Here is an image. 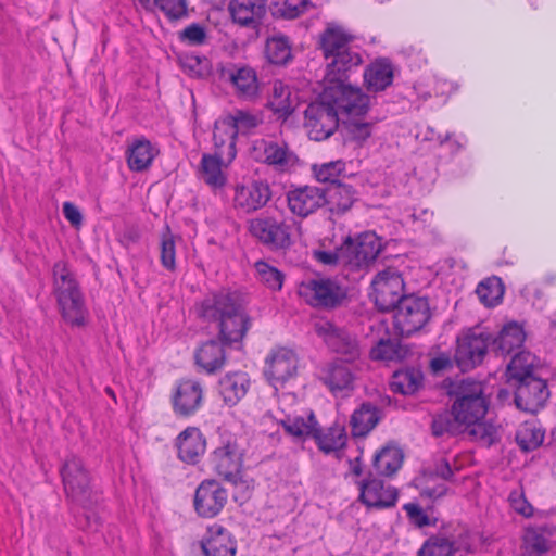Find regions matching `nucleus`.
I'll use <instances>...</instances> for the list:
<instances>
[{"instance_id": "nucleus-1", "label": "nucleus", "mask_w": 556, "mask_h": 556, "mask_svg": "<svg viewBox=\"0 0 556 556\" xmlns=\"http://www.w3.org/2000/svg\"><path fill=\"white\" fill-rule=\"evenodd\" d=\"M193 313L203 321L216 324L220 340L229 344L242 341L251 327V318L240 296L226 290L206 294L195 303Z\"/></svg>"}, {"instance_id": "nucleus-2", "label": "nucleus", "mask_w": 556, "mask_h": 556, "mask_svg": "<svg viewBox=\"0 0 556 556\" xmlns=\"http://www.w3.org/2000/svg\"><path fill=\"white\" fill-rule=\"evenodd\" d=\"M320 48L327 61L325 83L348 78V73L363 63L355 36L341 25L329 24L320 37Z\"/></svg>"}, {"instance_id": "nucleus-3", "label": "nucleus", "mask_w": 556, "mask_h": 556, "mask_svg": "<svg viewBox=\"0 0 556 556\" xmlns=\"http://www.w3.org/2000/svg\"><path fill=\"white\" fill-rule=\"evenodd\" d=\"M61 476L67 497L85 510V523L81 520L77 522L84 529L97 531L98 518L90 509L97 503L98 496L92 491L89 472L81 459L76 456L68 457L61 469Z\"/></svg>"}, {"instance_id": "nucleus-4", "label": "nucleus", "mask_w": 556, "mask_h": 556, "mask_svg": "<svg viewBox=\"0 0 556 556\" xmlns=\"http://www.w3.org/2000/svg\"><path fill=\"white\" fill-rule=\"evenodd\" d=\"M249 233L271 251H287L302 237V224L269 214H261L248 223Z\"/></svg>"}, {"instance_id": "nucleus-5", "label": "nucleus", "mask_w": 556, "mask_h": 556, "mask_svg": "<svg viewBox=\"0 0 556 556\" xmlns=\"http://www.w3.org/2000/svg\"><path fill=\"white\" fill-rule=\"evenodd\" d=\"M53 291L63 318L72 325H83L86 307L79 286L68 264L59 261L53 266Z\"/></svg>"}, {"instance_id": "nucleus-6", "label": "nucleus", "mask_w": 556, "mask_h": 556, "mask_svg": "<svg viewBox=\"0 0 556 556\" xmlns=\"http://www.w3.org/2000/svg\"><path fill=\"white\" fill-rule=\"evenodd\" d=\"M456 399L452 406V415L463 427L482 420L488 402L483 395V386L479 381L463 380L455 391Z\"/></svg>"}, {"instance_id": "nucleus-7", "label": "nucleus", "mask_w": 556, "mask_h": 556, "mask_svg": "<svg viewBox=\"0 0 556 556\" xmlns=\"http://www.w3.org/2000/svg\"><path fill=\"white\" fill-rule=\"evenodd\" d=\"M346 79L326 83L324 99L333 102L341 118L364 117L369 109L370 99L361 88L346 84Z\"/></svg>"}, {"instance_id": "nucleus-8", "label": "nucleus", "mask_w": 556, "mask_h": 556, "mask_svg": "<svg viewBox=\"0 0 556 556\" xmlns=\"http://www.w3.org/2000/svg\"><path fill=\"white\" fill-rule=\"evenodd\" d=\"M242 457L243 450L237 439L226 437L214 451L212 463L219 476L233 483L236 488H242L249 493L251 489L250 482L243 480L241 476Z\"/></svg>"}, {"instance_id": "nucleus-9", "label": "nucleus", "mask_w": 556, "mask_h": 556, "mask_svg": "<svg viewBox=\"0 0 556 556\" xmlns=\"http://www.w3.org/2000/svg\"><path fill=\"white\" fill-rule=\"evenodd\" d=\"M341 118L333 102L324 99L311 103L305 110V128L312 140L320 141L329 138L338 127Z\"/></svg>"}, {"instance_id": "nucleus-10", "label": "nucleus", "mask_w": 556, "mask_h": 556, "mask_svg": "<svg viewBox=\"0 0 556 556\" xmlns=\"http://www.w3.org/2000/svg\"><path fill=\"white\" fill-rule=\"evenodd\" d=\"M371 298L380 311L393 309L404 298V280L393 267L379 271L371 281Z\"/></svg>"}, {"instance_id": "nucleus-11", "label": "nucleus", "mask_w": 556, "mask_h": 556, "mask_svg": "<svg viewBox=\"0 0 556 556\" xmlns=\"http://www.w3.org/2000/svg\"><path fill=\"white\" fill-rule=\"evenodd\" d=\"M381 242L375 232L361 233L355 239L343 242L344 267L351 270L367 268L381 251Z\"/></svg>"}, {"instance_id": "nucleus-12", "label": "nucleus", "mask_w": 556, "mask_h": 556, "mask_svg": "<svg viewBox=\"0 0 556 556\" xmlns=\"http://www.w3.org/2000/svg\"><path fill=\"white\" fill-rule=\"evenodd\" d=\"M394 326L401 336L408 337L422 328L430 318L428 300L420 296H404L394 307Z\"/></svg>"}, {"instance_id": "nucleus-13", "label": "nucleus", "mask_w": 556, "mask_h": 556, "mask_svg": "<svg viewBox=\"0 0 556 556\" xmlns=\"http://www.w3.org/2000/svg\"><path fill=\"white\" fill-rule=\"evenodd\" d=\"M298 293L309 305L317 307H333L345 296L344 289L334 280L321 277L302 281Z\"/></svg>"}, {"instance_id": "nucleus-14", "label": "nucleus", "mask_w": 556, "mask_h": 556, "mask_svg": "<svg viewBox=\"0 0 556 556\" xmlns=\"http://www.w3.org/2000/svg\"><path fill=\"white\" fill-rule=\"evenodd\" d=\"M491 336L481 329H471L457 340L455 362L457 366L467 371L479 365L490 345Z\"/></svg>"}, {"instance_id": "nucleus-15", "label": "nucleus", "mask_w": 556, "mask_h": 556, "mask_svg": "<svg viewBox=\"0 0 556 556\" xmlns=\"http://www.w3.org/2000/svg\"><path fill=\"white\" fill-rule=\"evenodd\" d=\"M355 359H336L326 364L320 370V380L334 395H346L354 388Z\"/></svg>"}, {"instance_id": "nucleus-16", "label": "nucleus", "mask_w": 556, "mask_h": 556, "mask_svg": "<svg viewBox=\"0 0 556 556\" xmlns=\"http://www.w3.org/2000/svg\"><path fill=\"white\" fill-rule=\"evenodd\" d=\"M227 502V490L216 480H205L195 490L193 505L200 517L213 518L224 509Z\"/></svg>"}, {"instance_id": "nucleus-17", "label": "nucleus", "mask_w": 556, "mask_h": 556, "mask_svg": "<svg viewBox=\"0 0 556 556\" xmlns=\"http://www.w3.org/2000/svg\"><path fill=\"white\" fill-rule=\"evenodd\" d=\"M286 200L293 215L305 218L326 205V192L316 186L292 187L287 191Z\"/></svg>"}, {"instance_id": "nucleus-18", "label": "nucleus", "mask_w": 556, "mask_h": 556, "mask_svg": "<svg viewBox=\"0 0 556 556\" xmlns=\"http://www.w3.org/2000/svg\"><path fill=\"white\" fill-rule=\"evenodd\" d=\"M317 336L333 352L356 359L359 355L358 346L354 338L345 330L339 328L327 319H317L314 324Z\"/></svg>"}, {"instance_id": "nucleus-19", "label": "nucleus", "mask_w": 556, "mask_h": 556, "mask_svg": "<svg viewBox=\"0 0 556 556\" xmlns=\"http://www.w3.org/2000/svg\"><path fill=\"white\" fill-rule=\"evenodd\" d=\"M296 368L298 358L294 352L286 348H279L266 358L264 372L274 388L277 389L295 375Z\"/></svg>"}, {"instance_id": "nucleus-20", "label": "nucleus", "mask_w": 556, "mask_h": 556, "mask_svg": "<svg viewBox=\"0 0 556 556\" xmlns=\"http://www.w3.org/2000/svg\"><path fill=\"white\" fill-rule=\"evenodd\" d=\"M270 198L268 184L262 180H248L236 186L233 203L237 208L250 213L265 206Z\"/></svg>"}, {"instance_id": "nucleus-21", "label": "nucleus", "mask_w": 556, "mask_h": 556, "mask_svg": "<svg viewBox=\"0 0 556 556\" xmlns=\"http://www.w3.org/2000/svg\"><path fill=\"white\" fill-rule=\"evenodd\" d=\"M548 396L547 386L540 378L530 377L516 383L515 403L521 410L536 413L543 407Z\"/></svg>"}, {"instance_id": "nucleus-22", "label": "nucleus", "mask_w": 556, "mask_h": 556, "mask_svg": "<svg viewBox=\"0 0 556 556\" xmlns=\"http://www.w3.org/2000/svg\"><path fill=\"white\" fill-rule=\"evenodd\" d=\"M254 152L257 160L281 172L289 170L298 162L296 155L285 142L261 140L255 143Z\"/></svg>"}, {"instance_id": "nucleus-23", "label": "nucleus", "mask_w": 556, "mask_h": 556, "mask_svg": "<svg viewBox=\"0 0 556 556\" xmlns=\"http://www.w3.org/2000/svg\"><path fill=\"white\" fill-rule=\"evenodd\" d=\"M203 397V387L199 381L193 379L180 380L173 396L174 410L180 416H191L201 407Z\"/></svg>"}, {"instance_id": "nucleus-24", "label": "nucleus", "mask_w": 556, "mask_h": 556, "mask_svg": "<svg viewBox=\"0 0 556 556\" xmlns=\"http://www.w3.org/2000/svg\"><path fill=\"white\" fill-rule=\"evenodd\" d=\"M222 77L231 83L241 98L253 99L258 93L257 76L252 67L229 64L222 68Z\"/></svg>"}, {"instance_id": "nucleus-25", "label": "nucleus", "mask_w": 556, "mask_h": 556, "mask_svg": "<svg viewBox=\"0 0 556 556\" xmlns=\"http://www.w3.org/2000/svg\"><path fill=\"white\" fill-rule=\"evenodd\" d=\"M361 500L370 507H391L397 501V491L392 486H384L377 478H369L361 484Z\"/></svg>"}, {"instance_id": "nucleus-26", "label": "nucleus", "mask_w": 556, "mask_h": 556, "mask_svg": "<svg viewBox=\"0 0 556 556\" xmlns=\"http://www.w3.org/2000/svg\"><path fill=\"white\" fill-rule=\"evenodd\" d=\"M467 534L464 530L456 538L445 536L440 533L429 538L418 552V556H452L456 551L468 549L469 544L465 541Z\"/></svg>"}, {"instance_id": "nucleus-27", "label": "nucleus", "mask_w": 556, "mask_h": 556, "mask_svg": "<svg viewBox=\"0 0 556 556\" xmlns=\"http://www.w3.org/2000/svg\"><path fill=\"white\" fill-rule=\"evenodd\" d=\"M228 11L235 23L255 28L265 14V2L264 0H230Z\"/></svg>"}, {"instance_id": "nucleus-28", "label": "nucleus", "mask_w": 556, "mask_h": 556, "mask_svg": "<svg viewBox=\"0 0 556 556\" xmlns=\"http://www.w3.org/2000/svg\"><path fill=\"white\" fill-rule=\"evenodd\" d=\"M237 130L227 116L215 122L213 141L215 152L223 157L226 163H231L237 154L236 139Z\"/></svg>"}, {"instance_id": "nucleus-29", "label": "nucleus", "mask_w": 556, "mask_h": 556, "mask_svg": "<svg viewBox=\"0 0 556 556\" xmlns=\"http://www.w3.org/2000/svg\"><path fill=\"white\" fill-rule=\"evenodd\" d=\"M250 386L251 381L247 372H228L219 380L218 393L224 403L232 407L247 395Z\"/></svg>"}, {"instance_id": "nucleus-30", "label": "nucleus", "mask_w": 556, "mask_h": 556, "mask_svg": "<svg viewBox=\"0 0 556 556\" xmlns=\"http://www.w3.org/2000/svg\"><path fill=\"white\" fill-rule=\"evenodd\" d=\"M201 546L205 556L236 555L235 540L231 534L219 525H214L207 529V533Z\"/></svg>"}, {"instance_id": "nucleus-31", "label": "nucleus", "mask_w": 556, "mask_h": 556, "mask_svg": "<svg viewBox=\"0 0 556 556\" xmlns=\"http://www.w3.org/2000/svg\"><path fill=\"white\" fill-rule=\"evenodd\" d=\"M178 457L189 464H195L205 452L206 443L201 431L195 427L185 429L176 440Z\"/></svg>"}, {"instance_id": "nucleus-32", "label": "nucleus", "mask_w": 556, "mask_h": 556, "mask_svg": "<svg viewBox=\"0 0 556 556\" xmlns=\"http://www.w3.org/2000/svg\"><path fill=\"white\" fill-rule=\"evenodd\" d=\"M298 104L299 97L296 91L292 90L289 85L281 80L274 81L268 106L279 118L286 119L293 113Z\"/></svg>"}, {"instance_id": "nucleus-33", "label": "nucleus", "mask_w": 556, "mask_h": 556, "mask_svg": "<svg viewBox=\"0 0 556 556\" xmlns=\"http://www.w3.org/2000/svg\"><path fill=\"white\" fill-rule=\"evenodd\" d=\"M229 164L216 152L214 154H203L199 176L211 188L220 189L227 182V175L223 167H227Z\"/></svg>"}, {"instance_id": "nucleus-34", "label": "nucleus", "mask_w": 556, "mask_h": 556, "mask_svg": "<svg viewBox=\"0 0 556 556\" xmlns=\"http://www.w3.org/2000/svg\"><path fill=\"white\" fill-rule=\"evenodd\" d=\"M194 358L195 364L205 372L214 374L225 365L226 355L220 342L210 340L197 350Z\"/></svg>"}, {"instance_id": "nucleus-35", "label": "nucleus", "mask_w": 556, "mask_h": 556, "mask_svg": "<svg viewBox=\"0 0 556 556\" xmlns=\"http://www.w3.org/2000/svg\"><path fill=\"white\" fill-rule=\"evenodd\" d=\"M364 79L369 91L378 92L384 90L393 80L391 63L386 59L376 60L366 68Z\"/></svg>"}, {"instance_id": "nucleus-36", "label": "nucleus", "mask_w": 556, "mask_h": 556, "mask_svg": "<svg viewBox=\"0 0 556 556\" xmlns=\"http://www.w3.org/2000/svg\"><path fill=\"white\" fill-rule=\"evenodd\" d=\"M157 149L147 139L135 140L127 149V163L131 170L147 169L157 154Z\"/></svg>"}, {"instance_id": "nucleus-37", "label": "nucleus", "mask_w": 556, "mask_h": 556, "mask_svg": "<svg viewBox=\"0 0 556 556\" xmlns=\"http://www.w3.org/2000/svg\"><path fill=\"white\" fill-rule=\"evenodd\" d=\"M551 527L528 528L523 535V552L526 556H547L553 539L548 534Z\"/></svg>"}, {"instance_id": "nucleus-38", "label": "nucleus", "mask_w": 556, "mask_h": 556, "mask_svg": "<svg viewBox=\"0 0 556 556\" xmlns=\"http://www.w3.org/2000/svg\"><path fill=\"white\" fill-rule=\"evenodd\" d=\"M326 192V204L332 213L342 214L349 211L356 200L355 190L346 184L330 186Z\"/></svg>"}, {"instance_id": "nucleus-39", "label": "nucleus", "mask_w": 556, "mask_h": 556, "mask_svg": "<svg viewBox=\"0 0 556 556\" xmlns=\"http://www.w3.org/2000/svg\"><path fill=\"white\" fill-rule=\"evenodd\" d=\"M523 341L525 332L522 328L516 323H510L492 340V349L502 355L509 354L515 349L521 346Z\"/></svg>"}, {"instance_id": "nucleus-40", "label": "nucleus", "mask_w": 556, "mask_h": 556, "mask_svg": "<svg viewBox=\"0 0 556 556\" xmlns=\"http://www.w3.org/2000/svg\"><path fill=\"white\" fill-rule=\"evenodd\" d=\"M545 432L536 420L521 424L516 431V442L525 452L534 451L544 441Z\"/></svg>"}, {"instance_id": "nucleus-41", "label": "nucleus", "mask_w": 556, "mask_h": 556, "mask_svg": "<svg viewBox=\"0 0 556 556\" xmlns=\"http://www.w3.org/2000/svg\"><path fill=\"white\" fill-rule=\"evenodd\" d=\"M379 421L378 409L370 404H362L351 417L352 433L355 437L366 435Z\"/></svg>"}, {"instance_id": "nucleus-42", "label": "nucleus", "mask_w": 556, "mask_h": 556, "mask_svg": "<svg viewBox=\"0 0 556 556\" xmlns=\"http://www.w3.org/2000/svg\"><path fill=\"white\" fill-rule=\"evenodd\" d=\"M422 382V374L415 368L397 370L393 374L390 388L393 392L401 394H413Z\"/></svg>"}, {"instance_id": "nucleus-43", "label": "nucleus", "mask_w": 556, "mask_h": 556, "mask_svg": "<svg viewBox=\"0 0 556 556\" xmlns=\"http://www.w3.org/2000/svg\"><path fill=\"white\" fill-rule=\"evenodd\" d=\"M535 356L530 352L521 351L517 353L507 365L508 380H514L517 383L530 377H534L532 370L535 365Z\"/></svg>"}, {"instance_id": "nucleus-44", "label": "nucleus", "mask_w": 556, "mask_h": 556, "mask_svg": "<svg viewBox=\"0 0 556 556\" xmlns=\"http://www.w3.org/2000/svg\"><path fill=\"white\" fill-rule=\"evenodd\" d=\"M403 453L395 446H386L374 459V467L379 475L391 476L402 466Z\"/></svg>"}, {"instance_id": "nucleus-45", "label": "nucleus", "mask_w": 556, "mask_h": 556, "mask_svg": "<svg viewBox=\"0 0 556 556\" xmlns=\"http://www.w3.org/2000/svg\"><path fill=\"white\" fill-rule=\"evenodd\" d=\"M286 431L295 438H305L316 434L317 421L311 413L306 418L287 416L281 420Z\"/></svg>"}, {"instance_id": "nucleus-46", "label": "nucleus", "mask_w": 556, "mask_h": 556, "mask_svg": "<svg viewBox=\"0 0 556 556\" xmlns=\"http://www.w3.org/2000/svg\"><path fill=\"white\" fill-rule=\"evenodd\" d=\"M476 293L482 304L491 307L501 302L504 288L500 278L491 277L478 285Z\"/></svg>"}, {"instance_id": "nucleus-47", "label": "nucleus", "mask_w": 556, "mask_h": 556, "mask_svg": "<svg viewBox=\"0 0 556 556\" xmlns=\"http://www.w3.org/2000/svg\"><path fill=\"white\" fill-rule=\"evenodd\" d=\"M316 438L318 446L325 453H330L342 448L346 443V433L343 427H330L325 433H319L316 428Z\"/></svg>"}, {"instance_id": "nucleus-48", "label": "nucleus", "mask_w": 556, "mask_h": 556, "mask_svg": "<svg viewBox=\"0 0 556 556\" xmlns=\"http://www.w3.org/2000/svg\"><path fill=\"white\" fill-rule=\"evenodd\" d=\"M266 56L270 63L282 65L291 59V46L287 37L273 36L266 42Z\"/></svg>"}, {"instance_id": "nucleus-49", "label": "nucleus", "mask_w": 556, "mask_h": 556, "mask_svg": "<svg viewBox=\"0 0 556 556\" xmlns=\"http://www.w3.org/2000/svg\"><path fill=\"white\" fill-rule=\"evenodd\" d=\"M346 164L342 160L315 164L312 167L315 178L320 182L338 185L339 178L345 173Z\"/></svg>"}, {"instance_id": "nucleus-50", "label": "nucleus", "mask_w": 556, "mask_h": 556, "mask_svg": "<svg viewBox=\"0 0 556 556\" xmlns=\"http://www.w3.org/2000/svg\"><path fill=\"white\" fill-rule=\"evenodd\" d=\"M254 266L258 280L267 288L274 291L282 288L285 275L278 268L264 261L256 262Z\"/></svg>"}, {"instance_id": "nucleus-51", "label": "nucleus", "mask_w": 556, "mask_h": 556, "mask_svg": "<svg viewBox=\"0 0 556 556\" xmlns=\"http://www.w3.org/2000/svg\"><path fill=\"white\" fill-rule=\"evenodd\" d=\"M348 139L358 143L364 142L371 135L372 124L365 122L363 117L341 118Z\"/></svg>"}, {"instance_id": "nucleus-52", "label": "nucleus", "mask_w": 556, "mask_h": 556, "mask_svg": "<svg viewBox=\"0 0 556 556\" xmlns=\"http://www.w3.org/2000/svg\"><path fill=\"white\" fill-rule=\"evenodd\" d=\"M370 356L377 361H392L400 357L397 343L391 340L389 333H378V342L371 348Z\"/></svg>"}, {"instance_id": "nucleus-53", "label": "nucleus", "mask_w": 556, "mask_h": 556, "mask_svg": "<svg viewBox=\"0 0 556 556\" xmlns=\"http://www.w3.org/2000/svg\"><path fill=\"white\" fill-rule=\"evenodd\" d=\"M237 134L247 135L255 129L261 123L262 117L248 111L238 110L227 115Z\"/></svg>"}, {"instance_id": "nucleus-54", "label": "nucleus", "mask_w": 556, "mask_h": 556, "mask_svg": "<svg viewBox=\"0 0 556 556\" xmlns=\"http://www.w3.org/2000/svg\"><path fill=\"white\" fill-rule=\"evenodd\" d=\"M309 5V0H277L274 4V14L292 20L304 13Z\"/></svg>"}, {"instance_id": "nucleus-55", "label": "nucleus", "mask_w": 556, "mask_h": 556, "mask_svg": "<svg viewBox=\"0 0 556 556\" xmlns=\"http://www.w3.org/2000/svg\"><path fill=\"white\" fill-rule=\"evenodd\" d=\"M462 425L455 420L451 413H444L435 416L432 420V433L435 437L443 435L444 433H454L460 430Z\"/></svg>"}, {"instance_id": "nucleus-56", "label": "nucleus", "mask_w": 556, "mask_h": 556, "mask_svg": "<svg viewBox=\"0 0 556 556\" xmlns=\"http://www.w3.org/2000/svg\"><path fill=\"white\" fill-rule=\"evenodd\" d=\"M176 249H175V241L173 239V236L170 235L169 230L165 233H163L161 239V263L163 267L166 269L173 271L176 268Z\"/></svg>"}, {"instance_id": "nucleus-57", "label": "nucleus", "mask_w": 556, "mask_h": 556, "mask_svg": "<svg viewBox=\"0 0 556 556\" xmlns=\"http://www.w3.org/2000/svg\"><path fill=\"white\" fill-rule=\"evenodd\" d=\"M157 10L169 20H179L187 14L186 0H157Z\"/></svg>"}, {"instance_id": "nucleus-58", "label": "nucleus", "mask_w": 556, "mask_h": 556, "mask_svg": "<svg viewBox=\"0 0 556 556\" xmlns=\"http://www.w3.org/2000/svg\"><path fill=\"white\" fill-rule=\"evenodd\" d=\"M182 66L189 75L202 77L210 71L208 60L199 55H186L182 60Z\"/></svg>"}, {"instance_id": "nucleus-59", "label": "nucleus", "mask_w": 556, "mask_h": 556, "mask_svg": "<svg viewBox=\"0 0 556 556\" xmlns=\"http://www.w3.org/2000/svg\"><path fill=\"white\" fill-rule=\"evenodd\" d=\"M465 428L469 429L470 435H472L475 439L484 441L489 444L494 442L497 437L496 428L492 425L483 422L482 420H479L472 425H467Z\"/></svg>"}, {"instance_id": "nucleus-60", "label": "nucleus", "mask_w": 556, "mask_h": 556, "mask_svg": "<svg viewBox=\"0 0 556 556\" xmlns=\"http://www.w3.org/2000/svg\"><path fill=\"white\" fill-rule=\"evenodd\" d=\"M180 38L193 46L203 45L206 40V33L204 27L199 24H191L187 26L181 33Z\"/></svg>"}, {"instance_id": "nucleus-61", "label": "nucleus", "mask_w": 556, "mask_h": 556, "mask_svg": "<svg viewBox=\"0 0 556 556\" xmlns=\"http://www.w3.org/2000/svg\"><path fill=\"white\" fill-rule=\"evenodd\" d=\"M509 503L511 508L523 517H531L533 515V507L525 498L523 493L515 490L509 494Z\"/></svg>"}, {"instance_id": "nucleus-62", "label": "nucleus", "mask_w": 556, "mask_h": 556, "mask_svg": "<svg viewBox=\"0 0 556 556\" xmlns=\"http://www.w3.org/2000/svg\"><path fill=\"white\" fill-rule=\"evenodd\" d=\"M314 256L324 265H339L344 267L343 244L334 251H315Z\"/></svg>"}, {"instance_id": "nucleus-63", "label": "nucleus", "mask_w": 556, "mask_h": 556, "mask_svg": "<svg viewBox=\"0 0 556 556\" xmlns=\"http://www.w3.org/2000/svg\"><path fill=\"white\" fill-rule=\"evenodd\" d=\"M405 510L407 511V515L413 520V522L418 527H424L429 523L427 515L418 505L407 504L405 505Z\"/></svg>"}, {"instance_id": "nucleus-64", "label": "nucleus", "mask_w": 556, "mask_h": 556, "mask_svg": "<svg viewBox=\"0 0 556 556\" xmlns=\"http://www.w3.org/2000/svg\"><path fill=\"white\" fill-rule=\"evenodd\" d=\"M63 214L65 218L71 223L74 227H79L83 220V216L80 211L76 205L71 202H65L63 204Z\"/></svg>"}]
</instances>
